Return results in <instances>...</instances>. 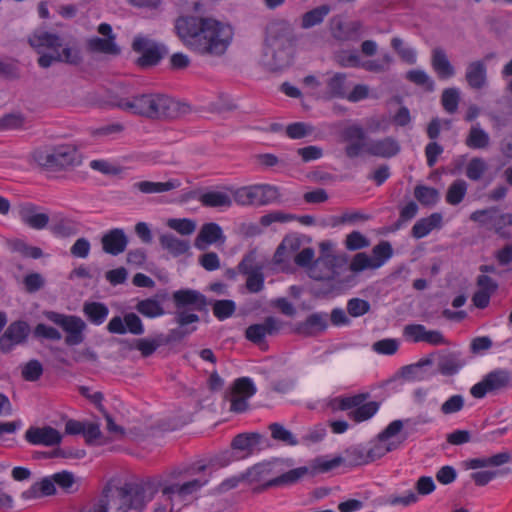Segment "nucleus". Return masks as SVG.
I'll use <instances>...</instances> for the list:
<instances>
[{
  "label": "nucleus",
  "instance_id": "49",
  "mask_svg": "<svg viewBox=\"0 0 512 512\" xmlns=\"http://www.w3.org/2000/svg\"><path fill=\"white\" fill-rule=\"evenodd\" d=\"M212 308L215 317H217L219 320H224L234 314L236 305L234 301L228 299L215 300L212 303Z\"/></svg>",
  "mask_w": 512,
  "mask_h": 512
},
{
  "label": "nucleus",
  "instance_id": "61",
  "mask_svg": "<svg viewBox=\"0 0 512 512\" xmlns=\"http://www.w3.org/2000/svg\"><path fill=\"white\" fill-rule=\"evenodd\" d=\"M43 374V366L38 360H30L22 369V377L26 381H37Z\"/></svg>",
  "mask_w": 512,
  "mask_h": 512
},
{
  "label": "nucleus",
  "instance_id": "37",
  "mask_svg": "<svg viewBox=\"0 0 512 512\" xmlns=\"http://www.w3.org/2000/svg\"><path fill=\"white\" fill-rule=\"evenodd\" d=\"M330 6L321 5L318 6L302 16L301 26L304 29L311 28L323 22L324 18L329 14Z\"/></svg>",
  "mask_w": 512,
  "mask_h": 512
},
{
  "label": "nucleus",
  "instance_id": "39",
  "mask_svg": "<svg viewBox=\"0 0 512 512\" xmlns=\"http://www.w3.org/2000/svg\"><path fill=\"white\" fill-rule=\"evenodd\" d=\"M498 207H489L482 210H476L470 215V220L478 223L480 226L492 230L498 215Z\"/></svg>",
  "mask_w": 512,
  "mask_h": 512
},
{
  "label": "nucleus",
  "instance_id": "46",
  "mask_svg": "<svg viewBox=\"0 0 512 512\" xmlns=\"http://www.w3.org/2000/svg\"><path fill=\"white\" fill-rule=\"evenodd\" d=\"M460 101V93L457 88H446L443 90L441 95V104L444 110L450 114H453L458 109Z\"/></svg>",
  "mask_w": 512,
  "mask_h": 512
},
{
  "label": "nucleus",
  "instance_id": "31",
  "mask_svg": "<svg viewBox=\"0 0 512 512\" xmlns=\"http://www.w3.org/2000/svg\"><path fill=\"white\" fill-rule=\"evenodd\" d=\"M465 364L458 353H449L442 355L438 361V371L446 376L456 374Z\"/></svg>",
  "mask_w": 512,
  "mask_h": 512
},
{
  "label": "nucleus",
  "instance_id": "36",
  "mask_svg": "<svg viewBox=\"0 0 512 512\" xmlns=\"http://www.w3.org/2000/svg\"><path fill=\"white\" fill-rule=\"evenodd\" d=\"M490 138L479 126H472L465 139V144L472 149H484L488 147Z\"/></svg>",
  "mask_w": 512,
  "mask_h": 512
},
{
  "label": "nucleus",
  "instance_id": "25",
  "mask_svg": "<svg viewBox=\"0 0 512 512\" xmlns=\"http://www.w3.org/2000/svg\"><path fill=\"white\" fill-rule=\"evenodd\" d=\"M253 204L258 206L268 205L280 201L279 189L269 184L251 186Z\"/></svg>",
  "mask_w": 512,
  "mask_h": 512
},
{
  "label": "nucleus",
  "instance_id": "9",
  "mask_svg": "<svg viewBox=\"0 0 512 512\" xmlns=\"http://www.w3.org/2000/svg\"><path fill=\"white\" fill-rule=\"evenodd\" d=\"M44 315L49 321L61 327L67 333L65 337L66 345L75 346L84 341L83 331L86 324L80 317L54 311H47Z\"/></svg>",
  "mask_w": 512,
  "mask_h": 512
},
{
  "label": "nucleus",
  "instance_id": "34",
  "mask_svg": "<svg viewBox=\"0 0 512 512\" xmlns=\"http://www.w3.org/2000/svg\"><path fill=\"white\" fill-rule=\"evenodd\" d=\"M308 472H309V469L307 467H298V468L289 470L288 472L283 473L282 475L269 480L265 484V487L294 484L299 479H301L303 476L308 474Z\"/></svg>",
  "mask_w": 512,
  "mask_h": 512
},
{
  "label": "nucleus",
  "instance_id": "62",
  "mask_svg": "<svg viewBox=\"0 0 512 512\" xmlns=\"http://www.w3.org/2000/svg\"><path fill=\"white\" fill-rule=\"evenodd\" d=\"M55 486L58 485L67 493L73 492L72 487L75 484L73 473L69 471H61L52 475Z\"/></svg>",
  "mask_w": 512,
  "mask_h": 512
},
{
  "label": "nucleus",
  "instance_id": "38",
  "mask_svg": "<svg viewBox=\"0 0 512 512\" xmlns=\"http://www.w3.org/2000/svg\"><path fill=\"white\" fill-rule=\"evenodd\" d=\"M135 308L140 314L148 318H156L165 313L160 301L156 298L140 300Z\"/></svg>",
  "mask_w": 512,
  "mask_h": 512
},
{
  "label": "nucleus",
  "instance_id": "54",
  "mask_svg": "<svg viewBox=\"0 0 512 512\" xmlns=\"http://www.w3.org/2000/svg\"><path fill=\"white\" fill-rule=\"evenodd\" d=\"M347 313L351 317H361L368 313L371 309L370 303L361 298H351L347 302Z\"/></svg>",
  "mask_w": 512,
  "mask_h": 512
},
{
  "label": "nucleus",
  "instance_id": "35",
  "mask_svg": "<svg viewBox=\"0 0 512 512\" xmlns=\"http://www.w3.org/2000/svg\"><path fill=\"white\" fill-rule=\"evenodd\" d=\"M83 312L92 323L99 325L105 321L109 310L103 303L87 302L83 306Z\"/></svg>",
  "mask_w": 512,
  "mask_h": 512
},
{
  "label": "nucleus",
  "instance_id": "5",
  "mask_svg": "<svg viewBox=\"0 0 512 512\" xmlns=\"http://www.w3.org/2000/svg\"><path fill=\"white\" fill-rule=\"evenodd\" d=\"M32 47L47 48L49 53H42L37 63L42 68H49L55 62H62L78 66L83 62L80 48L76 44H63V40L56 34L46 31H37L29 38Z\"/></svg>",
  "mask_w": 512,
  "mask_h": 512
},
{
  "label": "nucleus",
  "instance_id": "51",
  "mask_svg": "<svg viewBox=\"0 0 512 512\" xmlns=\"http://www.w3.org/2000/svg\"><path fill=\"white\" fill-rule=\"evenodd\" d=\"M369 398V393H360L353 396L339 397L334 401L338 402V409L345 411L350 409H357L362 403Z\"/></svg>",
  "mask_w": 512,
  "mask_h": 512
},
{
  "label": "nucleus",
  "instance_id": "15",
  "mask_svg": "<svg viewBox=\"0 0 512 512\" xmlns=\"http://www.w3.org/2000/svg\"><path fill=\"white\" fill-rule=\"evenodd\" d=\"M107 329L110 333L125 334L127 332L133 335H142L144 333V326L140 317L131 312L124 315L113 317L108 323Z\"/></svg>",
  "mask_w": 512,
  "mask_h": 512
},
{
  "label": "nucleus",
  "instance_id": "27",
  "mask_svg": "<svg viewBox=\"0 0 512 512\" xmlns=\"http://www.w3.org/2000/svg\"><path fill=\"white\" fill-rule=\"evenodd\" d=\"M181 186L178 179H169L166 182H153L143 180L136 182L133 187L143 194H159L165 193Z\"/></svg>",
  "mask_w": 512,
  "mask_h": 512
},
{
  "label": "nucleus",
  "instance_id": "50",
  "mask_svg": "<svg viewBox=\"0 0 512 512\" xmlns=\"http://www.w3.org/2000/svg\"><path fill=\"white\" fill-rule=\"evenodd\" d=\"M271 471L270 463H257L244 472V477L250 483L259 482L269 475Z\"/></svg>",
  "mask_w": 512,
  "mask_h": 512
},
{
  "label": "nucleus",
  "instance_id": "20",
  "mask_svg": "<svg viewBox=\"0 0 512 512\" xmlns=\"http://www.w3.org/2000/svg\"><path fill=\"white\" fill-rule=\"evenodd\" d=\"M25 439L34 445L53 446L61 442L62 436L58 430L50 426L30 427L25 433Z\"/></svg>",
  "mask_w": 512,
  "mask_h": 512
},
{
  "label": "nucleus",
  "instance_id": "33",
  "mask_svg": "<svg viewBox=\"0 0 512 512\" xmlns=\"http://www.w3.org/2000/svg\"><path fill=\"white\" fill-rule=\"evenodd\" d=\"M114 39L115 37H93L88 40L87 48L92 52L116 55L120 52V49L115 44Z\"/></svg>",
  "mask_w": 512,
  "mask_h": 512
},
{
  "label": "nucleus",
  "instance_id": "18",
  "mask_svg": "<svg viewBox=\"0 0 512 512\" xmlns=\"http://www.w3.org/2000/svg\"><path fill=\"white\" fill-rule=\"evenodd\" d=\"M404 335L414 342H426L432 345L445 344L446 340L442 333L437 330H426L424 325L409 324L404 327Z\"/></svg>",
  "mask_w": 512,
  "mask_h": 512
},
{
  "label": "nucleus",
  "instance_id": "48",
  "mask_svg": "<svg viewBox=\"0 0 512 512\" xmlns=\"http://www.w3.org/2000/svg\"><path fill=\"white\" fill-rule=\"evenodd\" d=\"M508 226H512V213L498 212L492 230L503 239H510L512 234L507 230Z\"/></svg>",
  "mask_w": 512,
  "mask_h": 512
},
{
  "label": "nucleus",
  "instance_id": "63",
  "mask_svg": "<svg viewBox=\"0 0 512 512\" xmlns=\"http://www.w3.org/2000/svg\"><path fill=\"white\" fill-rule=\"evenodd\" d=\"M345 245L348 250L355 251L368 247L369 240L360 232L353 231L347 235Z\"/></svg>",
  "mask_w": 512,
  "mask_h": 512
},
{
  "label": "nucleus",
  "instance_id": "29",
  "mask_svg": "<svg viewBox=\"0 0 512 512\" xmlns=\"http://www.w3.org/2000/svg\"><path fill=\"white\" fill-rule=\"evenodd\" d=\"M161 247L167 250L172 256L178 257L190 249L188 240L179 239L173 234H163L159 238Z\"/></svg>",
  "mask_w": 512,
  "mask_h": 512
},
{
  "label": "nucleus",
  "instance_id": "10",
  "mask_svg": "<svg viewBox=\"0 0 512 512\" xmlns=\"http://www.w3.org/2000/svg\"><path fill=\"white\" fill-rule=\"evenodd\" d=\"M512 386L511 373L504 369H496L488 373L475 384L470 392L475 398H483L487 393H494L508 389Z\"/></svg>",
  "mask_w": 512,
  "mask_h": 512
},
{
  "label": "nucleus",
  "instance_id": "14",
  "mask_svg": "<svg viewBox=\"0 0 512 512\" xmlns=\"http://www.w3.org/2000/svg\"><path fill=\"white\" fill-rule=\"evenodd\" d=\"M30 333V326L25 321L12 322L0 337V350L9 352L14 345L24 343Z\"/></svg>",
  "mask_w": 512,
  "mask_h": 512
},
{
  "label": "nucleus",
  "instance_id": "21",
  "mask_svg": "<svg viewBox=\"0 0 512 512\" xmlns=\"http://www.w3.org/2000/svg\"><path fill=\"white\" fill-rule=\"evenodd\" d=\"M400 150L399 142L390 136L367 142L366 145L367 154L387 159L396 156Z\"/></svg>",
  "mask_w": 512,
  "mask_h": 512
},
{
  "label": "nucleus",
  "instance_id": "17",
  "mask_svg": "<svg viewBox=\"0 0 512 512\" xmlns=\"http://www.w3.org/2000/svg\"><path fill=\"white\" fill-rule=\"evenodd\" d=\"M263 439L264 436L257 432L240 433L233 438L231 448L243 453L240 457L245 458L260 450L259 445Z\"/></svg>",
  "mask_w": 512,
  "mask_h": 512
},
{
  "label": "nucleus",
  "instance_id": "55",
  "mask_svg": "<svg viewBox=\"0 0 512 512\" xmlns=\"http://www.w3.org/2000/svg\"><path fill=\"white\" fill-rule=\"evenodd\" d=\"M344 459L341 456L335 457L331 460H326L322 457H318L312 462V474L321 472H329L330 470L340 466Z\"/></svg>",
  "mask_w": 512,
  "mask_h": 512
},
{
  "label": "nucleus",
  "instance_id": "56",
  "mask_svg": "<svg viewBox=\"0 0 512 512\" xmlns=\"http://www.w3.org/2000/svg\"><path fill=\"white\" fill-rule=\"evenodd\" d=\"M334 60L341 67H359L361 60L356 52L341 50L334 54Z\"/></svg>",
  "mask_w": 512,
  "mask_h": 512
},
{
  "label": "nucleus",
  "instance_id": "53",
  "mask_svg": "<svg viewBox=\"0 0 512 512\" xmlns=\"http://www.w3.org/2000/svg\"><path fill=\"white\" fill-rule=\"evenodd\" d=\"M418 212V206L414 201H410L400 210L399 219L391 226L390 231L395 232L399 230L402 225L413 219Z\"/></svg>",
  "mask_w": 512,
  "mask_h": 512
},
{
  "label": "nucleus",
  "instance_id": "52",
  "mask_svg": "<svg viewBox=\"0 0 512 512\" xmlns=\"http://www.w3.org/2000/svg\"><path fill=\"white\" fill-rule=\"evenodd\" d=\"M167 226L181 235H191L196 229L195 221L187 218H172L167 221Z\"/></svg>",
  "mask_w": 512,
  "mask_h": 512
},
{
  "label": "nucleus",
  "instance_id": "7",
  "mask_svg": "<svg viewBox=\"0 0 512 512\" xmlns=\"http://www.w3.org/2000/svg\"><path fill=\"white\" fill-rule=\"evenodd\" d=\"M33 160L48 172L67 171L76 164L77 149L70 144L47 145L32 153Z\"/></svg>",
  "mask_w": 512,
  "mask_h": 512
},
{
  "label": "nucleus",
  "instance_id": "60",
  "mask_svg": "<svg viewBox=\"0 0 512 512\" xmlns=\"http://www.w3.org/2000/svg\"><path fill=\"white\" fill-rule=\"evenodd\" d=\"M160 345L161 342L156 339L141 338L135 339L134 346H131L130 348L139 350L141 355L146 358L151 356Z\"/></svg>",
  "mask_w": 512,
  "mask_h": 512
},
{
  "label": "nucleus",
  "instance_id": "59",
  "mask_svg": "<svg viewBox=\"0 0 512 512\" xmlns=\"http://www.w3.org/2000/svg\"><path fill=\"white\" fill-rule=\"evenodd\" d=\"M314 128L304 122H295L286 127V135L291 139H302L312 134Z\"/></svg>",
  "mask_w": 512,
  "mask_h": 512
},
{
  "label": "nucleus",
  "instance_id": "28",
  "mask_svg": "<svg viewBox=\"0 0 512 512\" xmlns=\"http://www.w3.org/2000/svg\"><path fill=\"white\" fill-rule=\"evenodd\" d=\"M56 493V487L51 477H44L35 482L29 489L22 493L24 499H36L43 496H50Z\"/></svg>",
  "mask_w": 512,
  "mask_h": 512
},
{
  "label": "nucleus",
  "instance_id": "41",
  "mask_svg": "<svg viewBox=\"0 0 512 512\" xmlns=\"http://www.w3.org/2000/svg\"><path fill=\"white\" fill-rule=\"evenodd\" d=\"M414 196L422 205L425 206H433L439 200L438 190L424 185H418L415 187Z\"/></svg>",
  "mask_w": 512,
  "mask_h": 512
},
{
  "label": "nucleus",
  "instance_id": "57",
  "mask_svg": "<svg viewBox=\"0 0 512 512\" xmlns=\"http://www.w3.org/2000/svg\"><path fill=\"white\" fill-rule=\"evenodd\" d=\"M374 264L375 263H373L371 256L364 252H360L354 255L349 269L354 273H359L366 269H377V267H374Z\"/></svg>",
  "mask_w": 512,
  "mask_h": 512
},
{
  "label": "nucleus",
  "instance_id": "43",
  "mask_svg": "<svg viewBox=\"0 0 512 512\" xmlns=\"http://www.w3.org/2000/svg\"><path fill=\"white\" fill-rule=\"evenodd\" d=\"M466 192V182L458 179L449 186L446 193V201L451 205H458L464 199Z\"/></svg>",
  "mask_w": 512,
  "mask_h": 512
},
{
  "label": "nucleus",
  "instance_id": "1",
  "mask_svg": "<svg viewBox=\"0 0 512 512\" xmlns=\"http://www.w3.org/2000/svg\"><path fill=\"white\" fill-rule=\"evenodd\" d=\"M174 31L189 50L206 57L223 56L233 40V29L216 19L194 15L179 16Z\"/></svg>",
  "mask_w": 512,
  "mask_h": 512
},
{
  "label": "nucleus",
  "instance_id": "16",
  "mask_svg": "<svg viewBox=\"0 0 512 512\" xmlns=\"http://www.w3.org/2000/svg\"><path fill=\"white\" fill-rule=\"evenodd\" d=\"M39 207L32 203H24L19 205V217L21 221L32 229L42 230L49 223V215L40 213Z\"/></svg>",
  "mask_w": 512,
  "mask_h": 512
},
{
  "label": "nucleus",
  "instance_id": "4",
  "mask_svg": "<svg viewBox=\"0 0 512 512\" xmlns=\"http://www.w3.org/2000/svg\"><path fill=\"white\" fill-rule=\"evenodd\" d=\"M144 506V488L128 483L122 487L106 486L90 507L79 512H127L129 509L141 510Z\"/></svg>",
  "mask_w": 512,
  "mask_h": 512
},
{
  "label": "nucleus",
  "instance_id": "13",
  "mask_svg": "<svg viewBox=\"0 0 512 512\" xmlns=\"http://www.w3.org/2000/svg\"><path fill=\"white\" fill-rule=\"evenodd\" d=\"M283 322L275 317L269 316L262 323L252 324L245 331L246 338L256 345H261L266 336H274L279 333Z\"/></svg>",
  "mask_w": 512,
  "mask_h": 512
},
{
  "label": "nucleus",
  "instance_id": "64",
  "mask_svg": "<svg viewBox=\"0 0 512 512\" xmlns=\"http://www.w3.org/2000/svg\"><path fill=\"white\" fill-rule=\"evenodd\" d=\"M373 350L383 355H393L399 348V342L396 339L387 338L375 342L372 346Z\"/></svg>",
  "mask_w": 512,
  "mask_h": 512
},
{
  "label": "nucleus",
  "instance_id": "12",
  "mask_svg": "<svg viewBox=\"0 0 512 512\" xmlns=\"http://www.w3.org/2000/svg\"><path fill=\"white\" fill-rule=\"evenodd\" d=\"M328 28L331 37L338 42L357 40L362 29L358 20L346 21L342 15H335L329 19Z\"/></svg>",
  "mask_w": 512,
  "mask_h": 512
},
{
  "label": "nucleus",
  "instance_id": "26",
  "mask_svg": "<svg viewBox=\"0 0 512 512\" xmlns=\"http://www.w3.org/2000/svg\"><path fill=\"white\" fill-rule=\"evenodd\" d=\"M431 65L440 79H448L455 74V69L450 63L446 52L440 47L433 49Z\"/></svg>",
  "mask_w": 512,
  "mask_h": 512
},
{
  "label": "nucleus",
  "instance_id": "11",
  "mask_svg": "<svg viewBox=\"0 0 512 512\" xmlns=\"http://www.w3.org/2000/svg\"><path fill=\"white\" fill-rule=\"evenodd\" d=\"M256 393V387L247 377H242L233 383L230 390V410L243 413L249 409L248 399Z\"/></svg>",
  "mask_w": 512,
  "mask_h": 512
},
{
  "label": "nucleus",
  "instance_id": "23",
  "mask_svg": "<svg viewBox=\"0 0 512 512\" xmlns=\"http://www.w3.org/2000/svg\"><path fill=\"white\" fill-rule=\"evenodd\" d=\"M327 328V315L325 313L310 314L305 321L297 324L295 332L302 336H313Z\"/></svg>",
  "mask_w": 512,
  "mask_h": 512
},
{
  "label": "nucleus",
  "instance_id": "22",
  "mask_svg": "<svg viewBox=\"0 0 512 512\" xmlns=\"http://www.w3.org/2000/svg\"><path fill=\"white\" fill-rule=\"evenodd\" d=\"M224 241L225 236L223 235L222 228L218 224L210 222L202 225L195 238L194 245L199 250H205L211 244L217 242L224 243Z\"/></svg>",
  "mask_w": 512,
  "mask_h": 512
},
{
  "label": "nucleus",
  "instance_id": "58",
  "mask_svg": "<svg viewBox=\"0 0 512 512\" xmlns=\"http://www.w3.org/2000/svg\"><path fill=\"white\" fill-rule=\"evenodd\" d=\"M487 170V165L482 158H473L466 167V176L472 181H478Z\"/></svg>",
  "mask_w": 512,
  "mask_h": 512
},
{
  "label": "nucleus",
  "instance_id": "42",
  "mask_svg": "<svg viewBox=\"0 0 512 512\" xmlns=\"http://www.w3.org/2000/svg\"><path fill=\"white\" fill-rule=\"evenodd\" d=\"M379 408V404L375 401L368 403H362L357 409H354L348 413L349 418L355 422H362L370 419Z\"/></svg>",
  "mask_w": 512,
  "mask_h": 512
},
{
  "label": "nucleus",
  "instance_id": "19",
  "mask_svg": "<svg viewBox=\"0 0 512 512\" xmlns=\"http://www.w3.org/2000/svg\"><path fill=\"white\" fill-rule=\"evenodd\" d=\"M101 245L105 253L116 256L126 250L128 237L123 229L114 228L102 236Z\"/></svg>",
  "mask_w": 512,
  "mask_h": 512
},
{
  "label": "nucleus",
  "instance_id": "30",
  "mask_svg": "<svg viewBox=\"0 0 512 512\" xmlns=\"http://www.w3.org/2000/svg\"><path fill=\"white\" fill-rule=\"evenodd\" d=\"M442 215L440 213H433L429 217L418 220L411 231L414 238L420 239L428 235L434 228L441 226Z\"/></svg>",
  "mask_w": 512,
  "mask_h": 512
},
{
  "label": "nucleus",
  "instance_id": "44",
  "mask_svg": "<svg viewBox=\"0 0 512 512\" xmlns=\"http://www.w3.org/2000/svg\"><path fill=\"white\" fill-rule=\"evenodd\" d=\"M393 254V249L388 241H381L372 249V260L374 267H381Z\"/></svg>",
  "mask_w": 512,
  "mask_h": 512
},
{
  "label": "nucleus",
  "instance_id": "47",
  "mask_svg": "<svg viewBox=\"0 0 512 512\" xmlns=\"http://www.w3.org/2000/svg\"><path fill=\"white\" fill-rule=\"evenodd\" d=\"M406 79L417 86L423 87L428 92L434 90V81L423 70L416 69L408 71Z\"/></svg>",
  "mask_w": 512,
  "mask_h": 512
},
{
  "label": "nucleus",
  "instance_id": "6",
  "mask_svg": "<svg viewBox=\"0 0 512 512\" xmlns=\"http://www.w3.org/2000/svg\"><path fill=\"white\" fill-rule=\"evenodd\" d=\"M290 42V29L285 21H274L266 27L262 65L270 71L281 70L287 63L286 48Z\"/></svg>",
  "mask_w": 512,
  "mask_h": 512
},
{
  "label": "nucleus",
  "instance_id": "40",
  "mask_svg": "<svg viewBox=\"0 0 512 512\" xmlns=\"http://www.w3.org/2000/svg\"><path fill=\"white\" fill-rule=\"evenodd\" d=\"M200 202L206 207H230L231 198L223 192H207L200 197Z\"/></svg>",
  "mask_w": 512,
  "mask_h": 512
},
{
  "label": "nucleus",
  "instance_id": "45",
  "mask_svg": "<svg viewBox=\"0 0 512 512\" xmlns=\"http://www.w3.org/2000/svg\"><path fill=\"white\" fill-rule=\"evenodd\" d=\"M269 430L271 432V437L274 440L283 442L290 446H295L298 444V440L295 438V436L280 423L270 424Z\"/></svg>",
  "mask_w": 512,
  "mask_h": 512
},
{
  "label": "nucleus",
  "instance_id": "8",
  "mask_svg": "<svg viewBox=\"0 0 512 512\" xmlns=\"http://www.w3.org/2000/svg\"><path fill=\"white\" fill-rule=\"evenodd\" d=\"M132 50L141 54L135 61L142 69L154 67L160 63L168 53L165 45L145 36H136L132 42Z\"/></svg>",
  "mask_w": 512,
  "mask_h": 512
},
{
  "label": "nucleus",
  "instance_id": "2",
  "mask_svg": "<svg viewBox=\"0 0 512 512\" xmlns=\"http://www.w3.org/2000/svg\"><path fill=\"white\" fill-rule=\"evenodd\" d=\"M172 300L176 309L173 321L177 327L169 330L164 340L165 344L180 342L195 332L197 328L192 324L199 322L200 318L194 311H206L207 306L211 304L203 294L193 289L175 291Z\"/></svg>",
  "mask_w": 512,
  "mask_h": 512
},
{
  "label": "nucleus",
  "instance_id": "24",
  "mask_svg": "<svg viewBox=\"0 0 512 512\" xmlns=\"http://www.w3.org/2000/svg\"><path fill=\"white\" fill-rule=\"evenodd\" d=\"M465 80L472 89H482L487 83V70L484 61L478 60L469 63L465 73Z\"/></svg>",
  "mask_w": 512,
  "mask_h": 512
},
{
  "label": "nucleus",
  "instance_id": "3",
  "mask_svg": "<svg viewBox=\"0 0 512 512\" xmlns=\"http://www.w3.org/2000/svg\"><path fill=\"white\" fill-rule=\"evenodd\" d=\"M113 105L132 114L149 119H176L190 111V106L164 94H139L119 98Z\"/></svg>",
  "mask_w": 512,
  "mask_h": 512
},
{
  "label": "nucleus",
  "instance_id": "32",
  "mask_svg": "<svg viewBox=\"0 0 512 512\" xmlns=\"http://www.w3.org/2000/svg\"><path fill=\"white\" fill-rule=\"evenodd\" d=\"M346 74L344 73H335L330 79L327 81L325 98L326 99H334L340 98L344 99L346 97Z\"/></svg>",
  "mask_w": 512,
  "mask_h": 512
}]
</instances>
